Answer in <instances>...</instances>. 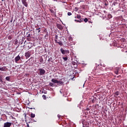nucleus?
<instances>
[{"label": "nucleus", "instance_id": "26", "mask_svg": "<svg viewBox=\"0 0 127 127\" xmlns=\"http://www.w3.org/2000/svg\"><path fill=\"white\" fill-rule=\"evenodd\" d=\"M55 38V40H57V39H58V35L57 34H56Z\"/></svg>", "mask_w": 127, "mask_h": 127}, {"label": "nucleus", "instance_id": "11", "mask_svg": "<svg viewBox=\"0 0 127 127\" xmlns=\"http://www.w3.org/2000/svg\"><path fill=\"white\" fill-rule=\"evenodd\" d=\"M84 20V19L83 18H80L79 19V20H74V21H75L76 22H79V23H81V22H83Z\"/></svg>", "mask_w": 127, "mask_h": 127}, {"label": "nucleus", "instance_id": "40", "mask_svg": "<svg viewBox=\"0 0 127 127\" xmlns=\"http://www.w3.org/2000/svg\"><path fill=\"white\" fill-rule=\"evenodd\" d=\"M60 117H61V116L58 115V117L59 118V119H60Z\"/></svg>", "mask_w": 127, "mask_h": 127}, {"label": "nucleus", "instance_id": "29", "mask_svg": "<svg viewBox=\"0 0 127 127\" xmlns=\"http://www.w3.org/2000/svg\"><path fill=\"white\" fill-rule=\"evenodd\" d=\"M67 15L68 16H70V15H72V13L70 12H68L67 13Z\"/></svg>", "mask_w": 127, "mask_h": 127}, {"label": "nucleus", "instance_id": "44", "mask_svg": "<svg viewBox=\"0 0 127 127\" xmlns=\"http://www.w3.org/2000/svg\"><path fill=\"white\" fill-rule=\"evenodd\" d=\"M35 27H38V25H37V26H35Z\"/></svg>", "mask_w": 127, "mask_h": 127}, {"label": "nucleus", "instance_id": "30", "mask_svg": "<svg viewBox=\"0 0 127 127\" xmlns=\"http://www.w3.org/2000/svg\"><path fill=\"white\" fill-rule=\"evenodd\" d=\"M27 33V34H28L27 37H30V33L29 32Z\"/></svg>", "mask_w": 127, "mask_h": 127}, {"label": "nucleus", "instance_id": "4", "mask_svg": "<svg viewBox=\"0 0 127 127\" xmlns=\"http://www.w3.org/2000/svg\"><path fill=\"white\" fill-rule=\"evenodd\" d=\"M0 71H3V72H6L7 71V68L6 66H2L0 67Z\"/></svg>", "mask_w": 127, "mask_h": 127}, {"label": "nucleus", "instance_id": "2", "mask_svg": "<svg viewBox=\"0 0 127 127\" xmlns=\"http://www.w3.org/2000/svg\"><path fill=\"white\" fill-rule=\"evenodd\" d=\"M38 71H39L38 74L40 75L41 76H43V75H44L46 72V71H45L44 69H43V68H39Z\"/></svg>", "mask_w": 127, "mask_h": 127}, {"label": "nucleus", "instance_id": "15", "mask_svg": "<svg viewBox=\"0 0 127 127\" xmlns=\"http://www.w3.org/2000/svg\"><path fill=\"white\" fill-rule=\"evenodd\" d=\"M112 69H113V68H111L110 67H107L105 68L106 71H109V70H110L111 71H112Z\"/></svg>", "mask_w": 127, "mask_h": 127}, {"label": "nucleus", "instance_id": "6", "mask_svg": "<svg viewBox=\"0 0 127 127\" xmlns=\"http://www.w3.org/2000/svg\"><path fill=\"white\" fill-rule=\"evenodd\" d=\"M11 126V123L6 122L4 124L3 127H10Z\"/></svg>", "mask_w": 127, "mask_h": 127}, {"label": "nucleus", "instance_id": "8", "mask_svg": "<svg viewBox=\"0 0 127 127\" xmlns=\"http://www.w3.org/2000/svg\"><path fill=\"white\" fill-rule=\"evenodd\" d=\"M22 3L24 4V6L27 7L28 4H27V2H26V0H21Z\"/></svg>", "mask_w": 127, "mask_h": 127}, {"label": "nucleus", "instance_id": "43", "mask_svg": "<svg viewBox=\"0 0 127 127\" xmlns=\"http://www.w3.org/2000/svg\"><path fill=\"white\" fill-rule=\"evenodd\" d=\"M87 111H89L90 109H89L88 108H87Z\"/></svg>", "mask_w": 127, "mask_h": 127}, {"label": "nucleus", "instance_id": "7", "mask_svg": "<svg viewBox=\"0 0 127 127\" xmlns=\"http://www.w3.org/2000/svg\"><path fill=\"white\" fill-rule=\"evenodd\" d=\"M96 101H97V98H96V97H93L90 99V101L91 102V103H96Z\"/></svg>", "mask_w": 127, "mask_h": 127}, {"label": "nucleus", "instance_id": "22", "mask_svg": "<svg viewBox=\"0 0 127 127\" xmlns=\"http://www.w3.org/2000/svg\"><path fill=\"white\" fill-rule=\"evenodd\" d=\"M42 98L43 99H44V100H46V99H47V98L46 97V96H45V95H43L42 96Z\"/></svg>", "mask_w": 127, "mask_h": 127}, {"label": "nucleus", "instance_id": "16", "mask_svg": "<svg viewBox=\"0 0 127 127\" xmlns=\"http://www.w3.org/2000/svg\"><path fill=\"white\" fill-rule=\"evenodd\" d=\"M36 31H37V32H38V33H39L40 31H41V28H38L36 29Z\"/></svg>", "mask_w": 127, "mask_h": 127}, {"label": "nucleus", "instance_id": "36", "mask_svg": "<svg viewBox=\"0 0 127 127\" xmlns=\"http://www.w3.org/2000/svg\"><path fill=\"white\" fill-rule=\"evenodd\" d=\"M83 127H89V126L85 125L83 126Z\"/></svg>", "mask_w": 127, "mask_h": 127}, {"label": "nucleus", "instance_id": "25", "mask_svg": "<svg viewBox=\"0 0 127 127\" xmlns=\"http://www.w3.org/2000/svg\"><path fill=\"white\" fill-rule=\"evenodd\" d=\"M50 86L51 87H54V84L53 83L50 82Z\"/></svg>", "mask_w": 127, "mask_h": 127}, {"label": "nucleus", "instance_id": "41", "mask_svg": "<svg viewBox=\"0 0 127 127\" xmlns=\"http://www.w3.org/2000/svg\"><path fill=\"white\" fill-rule=\"evenodd\" d=\"M109 17H112V15H111V14L109 15Z\"/></svg>", "mask_w": 127, "mask_h": 127}, {"label": "nucleus", "instance_id": "34", "mask_svg": "<svg viewBox=\"0 0 127 127\" xmlns=\"http://www.w3.org/2000/svg\"><path fill=\"white\" fill-rule=\"evenodd\" d=\"M26 124H27V127H29V124L27 123H26Z\"/></svg>", "mask_w": 127, "mask_h": 127}, {"label": "nucleus", "instance_id": "14", "mask_svg": "<svg viewBox=\"0 0 127 127\" xmlns=\"http://www.w3.org/2000/svg\"><path fill=\"white\" fill-rule=\"evenodd\" d=\"M75 18H77L78 19H81V15L80 14H76V16L74 17Z\"/></svg>", "mask_w": 127, "mask_h": 127}, {"label": "nucleus", "instance_id": "9", "mask_svg": "<svg viewBox=\"0 0 127 127\" xmlns=\"http://www.w3.org/2000/svg\"><path fill=\"white\" fill-rule=\"evenodd\" d=\"M57 26L59 29H60V30H63V27L62 26V25L60 24H57Z\"/></svg>", "mask_w": 127, "mask_h": 127}, {"label": "nucleus", "instance_id": "1", "mask_svg": "<svg viewBox=\"0 0 127 127\" xmlns=\"http://www.w3.org/2000/svg\"><path fill=\"white\" fill-rule=\"evenodd\" d=\"M60 51L63 55H65V54H69V53H70L68 50H64L62 48L60 49Z\"/></svg>", "mask_w": 127, "mask_h": 127}, {"label": "nucleus", "instance_id": "46", "mask_svg": "<svg viewBox=\"0 0 127 127\" xmlns=\"http://www.w3.org/2000/svg\"><path fill=\"white\" fill-rule=\"evenodd\" d=\"M74 79V77H73L72 78V80H73Z\"/></svg>", "mask_w": 127, "mask_h": 127}, {"label": "nucleus", "instance_id": "3", "mask_svg": "<svg viewBox=\"0 0 127 127\" xmlns=\"http://www.w3.org/2000/svg\"><path fill=\"white\" fill-rule=\"evenodd\" d=\"M25 56L26 58V59H28V58H29L30 56H31V52L28 51L25 54Z\"/></svg>", "mask_w": 127, "mask_h": 127}, {"label": "nucleus", "instance_id": "47", "mask_svg": "<svg viewBox=\"0 0 127 127\" xmlns=\"http://www.w3.org/2000/svg\"><path fill=\"white\" fill-rule=\"evenodd\" d=\"M29 60H30V59L28 60V61H29Z\"/></svg>", "mask_w": 127, "mask_h": 127}, {"label": "nucleus", "instance_id": "19", "mask_svg": "<svg viewBox=\"0 0 127 127\" xmlns=\"http://www.w3.org/2000/svg\"><path fill=\"white\" fill-rule=\"evenodd\" d=\"M89 21V19H88V18H85L83 19V21H84V22H88V21Z\"/></svg>", "mask_w": 127, "mask_h": 127}, {"label": "nucleus", "instance_id": "12", "mask_svg": "<svg viewBox=\"0 0 127 127\" xmlns=\"http://www.w3.org/2000/svg\"><path fill=\"white\" fill-rule=\"evenodd\" d=\"M52 82L53 83H55V84H57L58 83V80H56V79H55L54 78H53L52 79Z\"/></svg>", "mask_w": 127, "mask_h": 127}, {"label": "nucleus", "instance_id": "20", "mask_svg": "<svg viewBox=\"0 0 127 127\" xmlns=\"http://www.w3.org/2000/svg\"><path fill=\"white\" fill-rule=\"evenodd\" d=\"M63 59H64V61H67V60H68V57H63Z\"/></svg>", "mask_w": 127, "mask_h": 127}, {"label": "nucleus", "instance_id": "35", "mask_svg": "<svg viewBox=\"0 0 127 127\" xmlns=\"http://www.w3.org/2000/svg\"><path fill=\"white\" fill-rule=\"evenodd\" d=\"M51 12H52V13H53V12H54V11H53V10H50Z\"/></svg>", "mask_w": 127, "mask_h": 127}, {"label": "nucleus", "instance_id": "18", "mask_svg": "<svg viewBox=\"0 0 127 127\" xmlns=\"http://www.w3.org/2000/svg\"><path fill=\"white\" fill-rule=\"evenodd\" d=\"M5 79L6 80V81H9V80H10V76L6 77Z\"/></svg>", "mask_w": 127, "mask_h": 127}, {"label": "nucleus", "instance_id": "45", "mask_svg": "<svg viewBox=\"0 0 127 127\" xmlns=\"http://www.w3.org/2000/svg\"><path fill=\"white\" fill-rule=\"evenodd\" d=\"M28 40L29 41V39H28V38H27Z\"/></svg>", "mask_w": 127, "mask_h": 127}, {"label": "nucleus", "instance_id": "17", "mask_svg": "<svg viewBox=\"0 0 127 127\" xmlns=\"http://www.w3.org/2000/svg\"><path fill=\"white\" fill-rule=\"evenodd\" d=\"M31 118H35V114L33 113H31L30 115Z\"/></svg>", "mask_w": 127, "mask_h": 127}, {"label": "nucleus", "instance_id": "37", "mask_svg": "<svg viewBox=\"0 0 127 127\" xmlns=\"http://www.w3.org/2000/svg\"><path fill=\"white\" fill-rule=\"evenodd\" d=\"M103 12H104V13H107V11L104 10V11H103Z\"/></svg>", "mask_w": 127, "mask_h": 127}, {"label": "nucleus", "instance_id": "33", "mask_svg": "<svg viewBox=\"0 0 127 127\" xmlns=\"http://www.w3.org/2000/svg\"><path fill=\"white\" fill-rule=\"evenodd\" d=\"M44 32H47V30L46 29L44 30Z\"/></svg>", "mask_w": 127, "mask_h": 127}, {"label": "nucleus", "instance_id": "28", "mask_svg": "<svg viewBox=\"0 0 127 127\" xmlns=\"http://www.w3.org/2000/svg\"><path fill=\"white\" fill-rule=\"evenodd\" d=\"M115 73L116 74V75H119V70L115 71Z\"/></svg>", "mask_w": 127, "mask_h": 127}, {"label": "nucleus", "instance_id": "10", "mask_svg": "<svg viewBox=\"0 0 127 127\" xmlns=\"http://www.w3.org/2000/svg\"><path fill=\"white\" fill-rule=\"evenodd\" d=\"M55 41L56 43H58L59 45H60V46H62V45H63V43H62V41H60L59 42H58L57 40H55Z\"/></svg>", "mask_w": 127, "mask_h": 127}, {"label": "nucleus", "instance_id": "32", "mask_svg": "<svg viewBox=\"0 0 127 127\" xmlns=\"http://www.w3.org/2000/svg\"><path fill=\"white\" fill-rule=\"evenodd\" d=\"M96 109H98L99 108V105L98 104L95 105Z\"/></svg>", "mask_w": 127, "mask_h": 127}, {"label": "nucleus", "instance_id": "13", "mask_svg": "<svg viewBox=\"0 0 127 127\" xmlns=\"http://www.w3.org/2000/svg\"><path fill=\"white\" fill-rule=\"evenodd\" d=\"M57 84H59L60 85H63V84H64V82L63 81L58 80Z\"/></svg>", "mask_w": 127, "mask_h": 127}, {"label": "nucleus", "instance_id": "38", "mask_svg": "<svg viewBox=\"0 0 127 127\" xmlns=\"http://www.w3.org/2000/svg\"><path fill=\"white\" fill-rule=\"evenodd\" d=\"M29 74L28 73H25V76H29Z\"/></svg>", "mask_w": 127, "mask_h": 127}, {"label": "nucleus", "instance_id": "23", "mask_svg": "<svg viewBox=\"0 0 127 127\" xmlns=\"http://www.w3.org/2000/svg\"><path fill=\"white\" fill-rule=\"evenodd\" d=\"M45 38L46 39H48V33H47L46 35H45Z\"/></svg>", "mask_w": 127, "mask_h": 127}, {"label": "nucleus", "instance_id": "39", "mask_svg": "<svg viewBox=\"0 0 127 127\" xmlns=\"http://www.w3.org/2000/svg\"><path fill=\"white\" fill-rule=\"evenodd\" d=\"M11 119H12V120H14V117H13V116H11Z\"/></svg>", "mask_w": 127, "mask_h": 127}, {"label": "nucleus", "instance_id": "21", "mask_svg": "<svg viewBox=\"0 0 127 127\" xmlns=\"http://www.w3.org/2000/svg\"><path fill=\"white\" fill-rule=\"evenodd\" d=\"M0 82L2 83V75H0Z\"/></svg>", "mask_w": 127, "mask_h": 127}, {"label": "nucleus", "instance_id": "27", "mask_svg": "<svg viewBox=\"0 0 127 127\" xmlns=\"http://www.w3.org/2000/svg\"><path fill=\"white\" fill-rule=\"evenodd\" d=\"M119 91H117L115 93V96H119Z\"/></svg>", "mask_w": 127, "mask_h": 127}, {"label": "nucleus", "instance_id": "31", "mask_svg": "<svg viewBox=\"0 0 127 127\" xmlns=\"http://www.w3.org/2000/svg\"><path fill=\"white\" fill-rule=\"evenodd\" d=\"M40 63H42V62H43V59H40Z\"/></svg>", "mask_w": 127, "mask_h": 127}, {"label": "nucleus", "instance_id": "5", "mask_svg": "<svg viewBox=\"0 0 127 127\" xmlns=\"http://www.w3.org/2000/svg\"><path fill=\"white\" fill-rule=\"evenodd\" d=\"M19 60H20V56H19V55H18L17 57L15 58V63H18Z\"/></svg>", "mask_w": 127, "mask_h": 127}, {"label": "nucleus", "instance_id": "24", "mask_svg": "<svg viewBox=\"0 0 127 127\" xmlns=\"http://www.w3.org/2000/svg\"><path fill=\"white\" fill-rule=\"evenodd\" d=\"M61 80H63V82H66V81H67V78H63L62 79H61Z\"/></svg>", "mask_w": 127, "mask_h": 127}, {"label": "nucleus", "instance_id": "42", "mask_svg": "<svg viewBox=\"0 0 127 127\" xmlns=\"http://www.w3.org/2000/svg\"><path fill=\"white\" fill-rule=\"evenodd\" d=\"M28 109H31V110H32V108H30V107H28Z\"/></svg>", "mask_w": 127, "mask_h": 127}]
</instances>
